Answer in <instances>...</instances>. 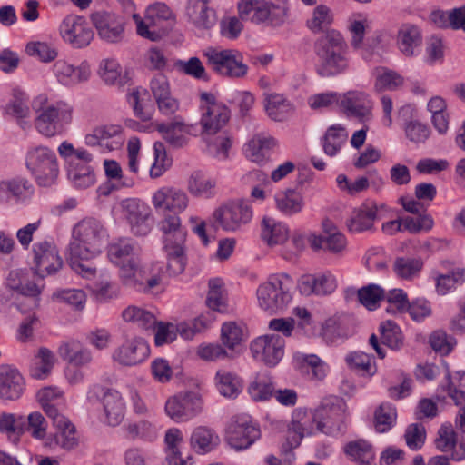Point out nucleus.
Wrapping results in <instances>:
<instances>
[{
  "mask_svg": "<svg viewBox=\"0 0 465 465\" xmlns=\"http://www.w3.org/2000/svg\"><path fill=\"white\" fill-rule=\"evenodd\" d=\"M107 236V231L99 220L89 217L78 222L73 228L68 246L71 267L83 268L78 260H91L101 253Z\"/></svg>",
  "mask_w": 465,
  "mask_h": 465,
  "instance_id": "f257e3e1",
  "label": "nucleus"
},
{
  "mask_svg": "<svg viewBox=\"0 0 465 465\" xmlns=\"http://www.w3.org/2000/svg\"><path fill=\"white\" fill-rule=\"evenodd\" d=\"M316 71L322 77H335L349 71V47L342 35L331 30L315 43Z\"/></svg>",
  "mask_w": 465,
  "mask_h": 465,
  "instance_id": "f03ea898",
  "label": "nucleus"
},
{
  "mask_svg": "<svg viewBox=\"0 0 465 465\" xmlns=\"http://www.w3.org/2000/svg\"><path fill=\"white\" fill-rule=\"evenodd\" d=\"M179 214H164L159 223L163 251L167 261L166 270L171 276L183 273L187 263L185 248L187 230L183 226Z\"/></svg>",
  "mask_w": 465,
  "mask_h": 465,
  "instance_id": "7ed1b4c3",
  "label": "nucleus"
},
{
  "mask_svg": "<svg viewBox=\"0 0 465 465\" xmlns=\"http://www.w3.org/2000/svg\"><path fill=\"white\" fill-rule=\"evenodd\" d=\"M35 114V128L45 137H54L62 133L63 126L71 124L74 107L64 100H54L46 94L36 95L32 101Z\"/></svg>",
  "mask_w": 465,
  "mask_h": 465,
  "instance_id": "20e7f679",
  "label": "nucleus"
},
{
  "mask_svg": "<svg viewBox=\"0 0 465 465\" xmlns=\"http://www.w3.org/2000/svg\"><path fill=\"white\" fill-rule=\"evenodd\" d=\"M165 272L162 262L155 261L140 266L138 259H131L119 269V277L128 288L143 293H153L162 286Z\"/></svg>",
  "mask_w": 465,
  "mask_h": 465,
  "instance_id": "39448f33",
  "label": "nucleus"
},
{
  "mask_svg": "<svg viewBox=\"0 0 465 465\" xmlns=\"http://www.w3.org/2000/svg\"><path fill=\"white\" fill-rule=\"evenodd\" d=\"M292 278L287 273H275L261 283L256 291L259 307L271 314L282 312L292 302Z\"/></svg>",
  "mask_w": 465,
  "mask_h": 465,
  "instance_id": "423d86ee",
  "label": "nucleus"
},
{
  "mask_svg": "<svg viewBox=\"0 0 465 465\" xmlns=\"http://www.w3.org/2000/svg\"><path fill=\"white\" fill-rule=\"evenodd\" d=\"M238 15L242 20L272 26L282 25L288 18V0H240Z\"/></svg>",
  "mask_w": 465,
  "mask_h": 465,
  "instance_id": "0eeeda50",
  "label": "nucleus"
},
{
  "mask_svg": "<svg viewBox=\"0 0 465 465\" xmlns=\"http://www.w3.org/2000/svg\"><path fill=\"white\" fill-rule=\"evenodd\" d=\"M312 420L319 432L330 436L341 434L349 421L346 402L337 396L326 397L314 410Z\"/></svg>",
  "mask_w": 465,
  "mask_h": 465,
  "instance_id": "6e6552de",
  "label": "nucleus"
},
{
  "mask_svg": "<svg viewBox=\"0 0 465 465\" xmlns=\"http://www.w3.org/2000/svg\"><path fill=\"white\" fill-rule=\"evenodd\" d=\"M25 166L40 186H51L59 173L55 152L45 145L33 146L27 150Z\"/></svg>",
  "mask_w": 465,
  "mask_h": 465,
  "instance_id": "1a4fd4ad",
  "label": "nucleus"
},
{
  "mask_svg": "<svg viewBox=\"0 0 465 465\" xmlns=\"http://www.w3.org/2000/svg\"><path fill=\"white\" fill-rule=\"evenodd\" d=\"M203 55L207 60V65L221 76L242 78L248 73L249 67L238 50L207 47Z\"/></svg>",
  "mask_w": 465,
  "mask_h": 465,
  "instance_id": "9d476101",
  "label": "nucleus"
},
{
  "mask_svg": "<svg viewBox=\"0 0 465 465\" xmlns=\"http://www.w3.org/2000/svg\"><path fill=\"white\" fill-rule=\"evenodd\" d=\"M201 117L199 120L200 135L203 138L223 132L230 119V110L215 96L207 92L200 94Z\"/></svg>",
  "mask_w": 465,
  "mask_h": 465,
  "instance_id": "9b49d317",
  "label": "nucleus"
},
{
  "mask_svg": "<svg viewBox=\"0 0 465 465\" xmlns=\"http://www.w3.org/2000/svg\"><path fill=\"white\" fill-rule=\"evenodd\" d=\"M252 218L251 205L241 200L216 209L212 215L213 225L225 232H237Z\"/></svg>",
  "mask_w": 465,
  "mask_h": 465,
  "instance_id": "f8f14e48",
  "label": "nucleus"
},
{
  "mask_svg": "<svg viewBox=\"0 0 465 465\" xmlns=\"http://www.w3.org/2000/svg\"><path fill=\"white\" fill-rule=\"evenodd\" d=\"M120 206L123 217L133 234L144 236L151 232L153 223V211L144 201L129 198L122 201Z\"/></svg>",
  "mask_w": 465,
  "mask_h": 465,
  "instance_id": "ddd939ff",
  "label": "nucleus"
},
{
  "mask_svg": "<svg viewBox=\"0 0 465 465\" xmlns=\"http://www.w3.org/2000/svg\"><path fill=\"white\" fill-rule=\"evenodd\" d=\"M438 295L445 296L465 282V267L450 260H443L430 272Z\"/></svg>",
  "mask_w": 465,
  "mask_h": 465,
  "instance_id": "4468645a",
  "label": "nucleus"
},
{
  "mask_svg": "<svg viewBox=\"0 0 465 465\" xmlns=\"http://www.w3.org/2000/svg\"><path fill=\"white\" fill-rule=\"evenodd\" d=\"M151 203L158 213H183L190 204L188 193L174 185H163L156 189Z\"/></svg>",
  "mask_w": 465,
  "mask_h": 465,
  "instance_id": "2eb2a0df",
  "label": "nucleus"
},
{
  "mask_svg": "<svg viewBox=\"0 0 465 465\" xmlns=\"http://www.w3.org/2000/svg\"><path fill=\"white\" fill-rule=\"evenodd\" d=\"M260 436L259 427L248 415L234 416L226 429V440L236 450L249 448Z\"/></svg>",
  "mask_w": 465,
  "mask_h": 465,
  "instance_id": "dca6fc26",
  "label": "nucleus"
},
{
  "mask_svg": "<svg viewBox=\"0 0 465 465\" xmlns=\"http://www.w3.org/2000/svg\"><path fill=\"white\" fill-rule=\"evenodd\" d=\"M61 38L76 49L87 47L94 40V33L84 17L68 15L59 25Z\"/></svg>",
  "mask_w": 465,
  "mask_h": 465,
  "instance_id": "f3484780",
  "label": "nucleus"
},
{
  "mask_svg": "<svg viewBox=\"0 0 465 465\" xmlns=\"http://www.w3.org/2000/svg\"><path fill=\"white\" fill-rule=\"evenodd\" d=\"M165 413L175 422L188 421L198 415L203 409L199 394L192 391L170 397L165 403Z\"/></svg>",
  "mask_w": 465,
  "mask_h": 465,
  "instance_id": "a211bd4d",
  "label": "nucleus"
},
{
  "mask_svg": "<svg viewBox=\"0 0 465 465\" xmlns=\"http://www.w3.org/2000/svg\"><path fill=\"white\" fill-rule=\"evenodd\" d=\"M285 341L277 334L262 335L251 342L253 358L268 366L277 365L284 355Z\"/></svg>",
  "mask_w": 465,
  "mask_h": 465,
  "instance_id": "6ab92c4d",
  "label": "nucleus"
},
{
  "mask_svg": "<svg viewBox=\"0 0 465 465\" xmlns=\"http://www.w3.org/2000/svg\"><path fill=\"white\" fill-rule=\"evenodd\" d=\"M33 263L35 272L45 277L59 271L63 266L56 246L46 240L34 243L32 248Z\"/></svg>",
  "mask_w": 465,
  "mask_h": 465,
  "instance_id": "aec40b11",
  "label": "nucleus"
},
{
  "mask_svg": "<svg viewBox=\"0 0 465 465\" xmlns=\"http://www.w3.org/2000/svg\"><path fill=\"white\" fill-rule=\"evenodd\" d=\"M339 106L347 116L361 122L372 118L373 102L369 94L361 90H349L341 94Z\"/></svg>",
  "mask_w": 465,
  "mask_h": 465,
  "instance_id": "412c9836",
  "label": "nucleus"
},
{
  "mask_svg": "<svg viewBox=\"0 0 465 465\" xmlns=\"http://www.w3.org/2000/svg\"><path fill=\"white\" fill-rule=\"evenodd\" d=\"M124 128L121 124H107L95 126L84 136V143L99 146L107 152L119 150L124 144Z\"/></svg>",
  "mask_w": 465,
  "mask_h": 465,
  "instance_id": "4be33fe9",
  "label": "nucleus"
},
{
  "mask_svg": "<svg viewBox=\"0 0 465 465\" xmlns=\"http://www.w3.org/2000/svg\"><path fill=\"white\" fill-rule=\"evenodd\" d=\"M53 74L57 83L64 87H75L89 81L92 71L87 61L74 65L65 59H58L53 64Z\"/></svg>",
  "mask_w": 465,
  "mask_h": 465,
  "instance_id": "5701e85b",
  "label": "nucleus"
},
{
  "mask_svg": "<svg viewBox=\"0 0 465 465\" xmlns=\"http://www.w3.org/2000/svg\"><path fill=\"white\" fill-rule=\"evenodd\" d=\"M90 18L98 36L103 41L116 44L124 39V24L121 16L103 10L93 13Z\"/></svg>",
  "mask_w": 465,
  "mask_h": 465,
  "instance_id": "b1692460",
  "label": "nucleus"
},
{
  "mask_svg": "<svg viewBox=\"0 0 465 465\" xmlns=\"http://www.w3.org/2000/svg\"><path fill=\"white\" fill-rule=\"evenodd\" d=\"M308 243L314 252L322 251L332 256H343L348 242L343 233L337 229L325 230L322 234L310 232Z\"/></svg>",
  "mask_w": 465,
  "mask_h": 465,
  "instance_id": "393cba45",
  "label": "nucleus"
},
{
  "mask_svg": "<svg viewBox=\"0 0 465 465\" xmlns=\"http://www.w3.org/2000/svg\"><path fill=\"white\" fill-rule=\"evenodd\" d=\"M150 354L147 342L142 338L127 340L121 346L116 348L112 359L122 366H135L144 361Z\"/></svg>",
  "mask_w": 465,
  "mask_h": 465,
  "instance_id": "a878e982",
  "label": "nucleus"
},
{
  "mask_svg": "<svg viewBox=\"0 0 465 465\" xmlns=\"http://www.w3.org/2000/svg\"><path fill=\"white\" fill-rule=\"evenodd\" d=\"M25 381L19 371L10 365H0V398L16 401L24 393Z\"/></svg>",
  "mask_w": 465,
  "mask_h": 465,
  "instance_id": "bb28decb",
  "label": "nucleus"
},
{
  "mask_svg": "<svg viewBox=\"0 0 465 465\" xmlns=\"http://www.w3.org/2000/svg\"><path fill=\"white\" fill-rule=\"evenodd\" d=\"M150 90L160 112L164 114H172L178 110L179 104L171 94L170 83L166 75L155 74L151 80Z\"/></svg>",
  "mask_w": 465,
  "mask_h": 465,
  "instance_id": "cd10ccee",
  "label": "nucleus"
},
{
  "mask_svg": "<svg viewBox=\"0 0 465 465\" xmlns=\"http://www.w3.org/2000/svg\"><path fill=\"white\" fill-rule=\"evenodd\" d=\"M260 238L270 248L284 246L290 238V229L284 223L265 216L261 222Z\"/></svg>",
  "mask_w": 465,
  "mask_h": 465,
  "instance_id": "c85d7f7f",
  "label": "nucleus"
},
{
  "mask_svg": "<svg viewBox=\"0 0 465 465\" xmlns=\"http://www.w3.org/2000/svg\"><path fill=\"white\" fill-rule=\"evenodd\" d=\"M379 206L373 202H366L353 209L347 221V227L351 232L371 231L378 220Z\"/></svg>",
  "mask_w": 465,
  "mask_h": 465,
  "instance_id": "c756f323",
  "label": "nucleus"
},
{
  "mask_svg": "<svg viewBox=\"0 0 465 465\" xmlns=\"http://www.w3.org/2000/svg\"><path fill=\"white\" fill-rule=\"evenodd\" d=\"M336 287V279L330 272L303 275L298 282L300 292L304 295H327L333 292Z\"/></svg>",
  "mask_w": 465,
  "mask_h": 465,
  "instance_id": "7c9ffc66",
  "label": "nucleus"
},
{
  "mask_svg": "<svg viewBox=\"0 0 465 465\" xmlns=\"http://www.w3.org/2000/svg\"><path fill=\"white\" fill-rule=\"evenodd\" d=\"M56 432L45 439L44 446L50 450L61 448L71 451L77 448L79 441L74 425L68 420L61 426H55Z\"/></svg>",
  "mask_w": 465,
  "mask_h": 465,
  "instance_id": "2f4dec72",
  "label": "nucleus"
},
{
  "mask_svg": "<svg viewBox=\"0 0 465 465\" xmlns=\"http://www.w3.org/2000/svg\"><path fill=\"white\" fill-rule=\"evenodd\" d=\"M422 42V35L418 26L403 24L397 33V45L406 57H412L418 53Z\"/></svg>",
  "mask_w": 465,
  "mask_h": 465,
  "instance_id": "473e14b6",
  "label": "nucleus"
},
{
  "mask_svg": "<svg viewBox=\"0 0 465 465\" xmlns=\"http://www.w3.org/2000/svg\"><path fill=\"white\" fill-rule=\"evenodd\" d=\"M210 0H191L186 8L190 21L200 29H210L216 23L215 12L209 8Z\"/></svg>",
  "mask_w": 465,
  "mask_h": 465,
  "instance_id": "72a5a7b5",
  "label": "nucleus"
},
{
  "mask_svg": "<svg viewBox=\"0 0 465 465\" xmlns=\"http://www.w3.org/2000/svg\"><path fill=\"white\" fill-rule=\"evenodd\" d=\"M146 21L159 32L163 38L169 31L167 24L175 19V15L170 7L162 2H156L148 5L144 11Z\"/></svg>",
  "mask_w": 465,
  "mask_h": 465,
  "instance_id": "f704fd0d",
  "label": "nucleus"
},
{
  "mask_svg": "<svg viewBox=\"0 0 465 465\" xmlns=\"http://www.w3.org/2000/svg\"><path fill=\"white\" fill-rule=\"evenodd\" d=\"M202 140L204 143V152L209 156L219 161H225L229 158L233 141L228 132H219L217 134L204 137Z\"/></svg>",
  "mask_w": 465,
  "mask_h": 465,
  "instance_id": "c9c22d12",
  "label": "nucleus"
},
{
  "mask_svg": "<svg viewBox=\"0 0 465 465\" xmlns=\"http://www.w3.org/2000/svg\"><path fill=\"white\" fill-rule=\"evenodd\" d=\"M215 180L200 170L192 172L187 180V191L196 198H213L215 195Z\"/></svg>",
  "mask_w": 465,
  "mask_h": 465,
  "instance_id": "e433bc0d",
  "label": "nucleus"
},
{
  "mask_svg": "<svg viewBox=\"0 0 465 465\" xmlns=\"http://www.w3.org/2000/svg\"><path fill=\"white\" fill-rule=\"evenodd\" d=\"M58 353L62 359L76 367L86 366L93 361L91 351L74 340L62 342Z\"/></svg>",
  "mask_w": 465,
  "mask_h": 465,
  "instance_id": "4c0bfd02",
  "label": "nucleus"
},
{
  "mask_svg": "<svg viewBox=\"0 0 465 465\" xmlns=\"http://www.w3.org/2000/svg\"><path fill=\"white\" fill-rule=\"evenodd\" d=\"M276 145L274 138L257 135L245 145V154L252 162L261 164L268 160L271 151Z\"/></svg>",
  "mask_w": 465,
  "mask_h": 465,
  "instance_id": "58836bf2",
  "label": "nucleus"
},
{
  "mask_svg": "<svg viewBox=\"0 0 465 465\" xmlns=\"http://www.w3.org/2000/svg\"><path fill=\"white\" fill-rule=\"evenodd\" d=\"M105 422L109 426L119 425L125 413V406L122 397L117 391H108L103 397Z\"/></svg>",
  "mask_w": 465,
  "mask_h": 465,
  "instance_id": "ea45409f",
  "label": "nucleus"
},
{
  "mask_svg": "<svg viewBox=\"0 0 465 465\" xmlns=\"http://www.w3.org/2000/svg\"><path fill=\"white\" fill-rule=\"evenodd\" d=\"M123 430L124 437L129 440H140L144 442H152L158 437L156 426L147 420L128 422L124 424Z\"/></svg>",
  "mask_w": 465,
  "mask_h": 465,
  "instance_id": "a19ab883",
  "label": "nucleus"
},
{
  "mask_svg": "<svg viewBox=\"0 0 465 465\" xmlns=\"http://www.w3.org/2000/svg\"><path fill=\"white\" fill-rule=\"evenodd\" d=\"M274 389L272 377L267 372H260L250 382L247 392L253 401H266L273 396Z\"/></svg>",
  "mask_w": 465,
  "mask_h": 465,
  "instance_id": "79ce46f5",
  "label": "nucleus"
},
{
  "mask_svg": "<svg viewBox=\"0 0 465 465\" xmlns=\"http://www.w3.org/2000/svg\"><path fill=\"white\" fill-rule=\"evenodd\" d=\"M264 107L269 117L279 122L286 120L294 111L293 104L280 94H268Z\"/></svg>",
  "mask_w": 465,
  "mask_h": 465,
  "instance_id": "37998d69",
  "label": "nucleus"
},
{
  "mask_svg": "<svg viewBox=\"0 0 465 465\" xmlns=\"http://www.w3.org/2000/svg\"><path fill=\"white\" fill-rule=\"evenodd\" d=\"M190 443L193 450L199 453H206L213 450L220 443L218 434L212 429L204 426L193 430Z\"/></svg>",
  "mask_w": 465,
  "mask_h": 465,
  "instance_id": "c03bdc74",
  "label": "nucleus"
},
{
  "mask_svg": "<svg viewBox=\"0 0 465 465\" xmlns=\"http://www.w3.org/2000/svg\"><path fill=\"white\" fill-rule=\"evenodd\" d=\"M91 162L80 160L68 165L67 175L75 187L84 189L94 183V173L89 165Z\"/></svg>",
  "mask_w": 465,
  "mask_h": 465,
  "instance_id": "a18cd8bd",
  "label": "nucleus"
},
{
  "mask_svg": "<svg viewBox=\"0 0 465 465\" xmlns=\"http://www.w3.org/2000/svg\"><path fill=\"white\" fill-rule=\"evenodd\" d=\"M54 363V354L46 348H40L30 364V376L36 380H44L47 378L51 373Z\"/></svg>",
  "mask_w": 465,
  "mask_h": 465,
  "instance_id": "49530a36",
  "label": "nucleus"
},
{
  "mask_svg": "<svg viewBox=\"0 0 465 465\" xmlns=\"http://www.w3.org/2000/svg\"><path fill=\"white\" fill-rule=\"evenodd\" d=\"M121 315L125 322L133 323L146 331L151 330L157 323L156 317L151 311L136 305L127 306Z\"/></svg>",
  "mask_w": 465,
  "mask_h": 465,
  "instance_id": "de8ad7c7",
  "label": "nucleus"
},
{
  "mask_svg": "<svg viewBox=\"0 0 465 465\" xmlns=\"http://www.w3.org/2000/svg\"><path fill=\"white\" fill-rule=\"evenodd\" d=\"M276 208L286 215L300 213L304 205L302 195L295 190L287 189L278 192L275 196Z\"/></svg>",
  "mask_w": 465,
  "mask_h": 465,
  "instance_id": "09e8293b",
  "label": "nucleus"
},
{
  "mask_svg": "<svg viewBox=\"0 0 465 465\" xmlns=\"http://www.w3.org/2000/svg\"><path fill=\"white\" fill-rule=\"evenodd\" d=\"M423 266L420 257H399L393 262V271L398 278L413 281L420 276Z\"/></svg>",
  "mask_w": 465,
  "mask_h": 465,
  "instance_id": "8fccbe9b",
  "label": "nucleus"
},
{
  "mask_svg": "<svg viewBox=\"0 0 465 465\" xmlns=\"http://www.w3.org/2000/svg\"><path fill=\"white\" fill-rule=\"evenodd\" d=\"M206 305L215 312H224L227 311V293L222 279L209 280Z\"/></svg>",
  "mask_w": 465,
  "mask_h": 465,
  "instance_id": "3c124183",
  "label": "nucleus"
},
{
  "mask_svg": "<svg viewBox=\"0 0 465 465\" xmlns=\"http://www.w3.org/2000/svg\"><path fill=\"white\" fill-rule=\"evenodd\" d=\"M134 244L131 239H118L108 247L107 255L109 260L122 268L131 259H137L134 256Z\"/></svg>",
  "mask_w": 465,
  "mask_h": 465,
  "instance_id": "603ef678",
  "label": "nucleus"
},
{
  "mask_svg": "<svg viewBox=\"0 0 465 465\" xmlns=\"http://www.w3.org/2000/svg\"><path fill=\"white\" fill-rule=\"evenodd\" d=\"M374 89L377 92L394 91L401 87L404 78L395 71L386 67H376L373 70Z\"/></svg>",
  "mask_w": 465,
  "mask_h": 465,
  "instance_id": "864d4df0",
  "label": "nucleus"
},
{
  "mask_svg": "<svg viewBox=\"0 0 465 465\" xmlns=\"http://www.w3.org/2000/svg\"><path fill=\"white\" fill-rule=\"evenodd\" d=\"M26 430V419L23 415L4 413L0 416V432L6 434L9 440L17 442Z\"/></svg>",
  "mask_w": 465,
  "mask_h": 465,
  "instance_id": "5fc2aeb1",
  "label": "nucleus"
},
{
  "mask_svg": "<svg viewBox=\"0 0 465 465\" xmlns=\"http://www.w3.org/2000/svg\"><path fill=\"white\" fill-rule=\"evenodd\" d=\"M348 133L341 124H335L328 128L322 142L324 153L329 156H335L346 143Z\"/></svg>",
  "mask_w": 465,
  "mask_h": 465,
  "instance_id": "6e6d98bb",
  "label": "nucleus"
},
{
  "mask_svg": "<svg viewBox=\"0 0 465 465\" xmlns=\"http://www.w3.org/2000/svg\"><path fill=\"white\" fill-rule=\"evenodd\" d=\"M215 384L219 392L227 398H236L242 391L240 378L225 370H220L216 372Z\"/></svg>",
  "mask_w": 465,
  "mask_h": 465,
  "instance_id": "4d7b16f0",
  "label": "nucleus"
},
{
  "mask_svg": "<svg viewBox=\"0 0 465 465\" xmlns=\"http://www.w3.org/2000/svg\"><path fill=\"white\" fill-rule=\"evenodd\" d=\"M98 74L108 85H123L125 82L123 68L114 58L103 59L100 62Z\"/></svg>",
  "mask_w": 465,
  "mask_h": 465,
  "instance_id": "13d9d810",
  "label": "nucleus"
},
{
  "mask_svg": "<svg viewBox=\"0 0 465 465\" xmlns=\"http://www.w3.org/2000/svg\"><path fill=\"white\" fill-rule=\"evenodd\" d=\"M345 454L352 460L370 464L375 458L373 448L365 440H356L348 442L344 448Z\"/></svg>",
  "mask_w": 465,
  "mask_h": 465,
  "instance_id": "bf43d9fd",
  "label": "nucleus"
},
{
  "mask_svg": "<svg viewBox=\"0 0 465 465\" xmlns=\"http://www.w3.org/2000/svg\"><path fill=\"white\" fill-rule=\"evenodd\" d=\"M369 25L367 15L362 13H354L348 18V30L351 35V45L355 50L361 48Z\"/></svg>",
  "mask_w": 465,
  "mask_h": 465,
  "instance_id": "052dcab7",
  "label": "nucleus"
},
{
  "mask_svg": "<svg viewBox=\"0 0 465 465\" xmlns=\"http://www.w3.org/2000/svg\"><path fill=\"white\" fill-rule=\"evenodd\" d=\"M159 132L173 147H183L187 143L185 134L189 133V127L183 122L175 121L169 124H163L159 126Z\"/></svg>",
  "mask_w": 465,
  "mask_h": 465,
  "instance_id": "680f3d73",
  "label": "nucleus"
},
{
  "mask_svg": "<svg viewBox=\"0 0 465 465\" xmlns=\"http://www.w3.org/2000/svg\"><path fill=\"white\" fill-rule=\"evenodd\" d=\"M243 328L235 322H224L221 328V341L228 350L234 351L243 341Z\"/></svg>",
  "mask_w": 465,
  "mask_h": 465,
  "instance_id": "e2e57ef3",
  "label": "nucleus"
},
{
  "mask_svg": "<svg viewBox=\"0 0 465 465\" xmlns=\"http://www.w3.org/2000/svg\"><path fill=\"white\" fill-rule=\"evenodd\" d=\"M447 391L456 405L465 404V371H455L447 375Z\"/></svg>",
  "mask_w": 465,
  "mask_h": 465,
  "instance_id": "0e129e2a",
  "label": "nucleus"
},
{
  "mask_svg": "<svg viewBox=\"0 0 465 465\" xmlns=\"http://www.w3.org/2000/svg\"><path fill=\"white\" fill-rule=\"evenodd\" d=\"M303 368L310 380L322 381L329 372L327 363L315 354L305 355L303 358Z\"/></svg>",
  "mask_w": 465,
  "mask_h": 465,
  "instance_id": "69168bd1",
  "label": "nucleus"
},
{
  "mask_svg": "<svg viewBox=\"0 0 465 465\" xmlns=\"http://www.w3.org/2000/svg\"><path fill=\"white\" fill-rule=\"evenodd\" d=\"M333 20L331 9L324 5L316 6L312 11V15L307 20L308 28L313 33H320L328 27Z\"/></svg>",
  "mask_w": 465,
  "mask_h": 465,
  "instance_id": "338daca9",
  "label": "nucleus"
},
{
  "mask_svg": "<svg viewBox=\"0 0 465 465\" xmlns=\"http://www.w3.org/2000/svg\"><path fill=\"white\" fill-rule=\"evenodd\" d=\"M382 344L392 350H399L403 344L400 327L391 321L384 322L380 326Z\"/></svg>",
  "mask_w": 465,
  "mask_h": 465,
  "instance_id": "774afa93",
  "label": "nucleus"
}]
</instances>
